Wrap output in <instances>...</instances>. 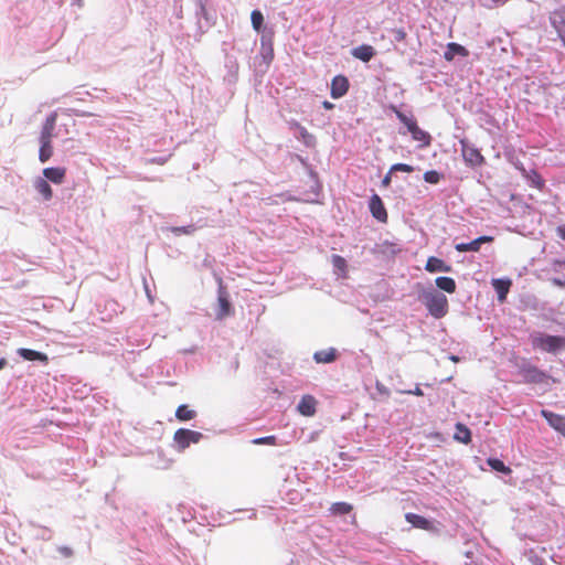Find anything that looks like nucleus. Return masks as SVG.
Instances as JSON below:
<instances>
[{
  "label": "nucleus",
  "instance_id": "nucleus-21",
  "mask_svg": "<svg viewBox=\"0 0 565 565\" xmlns=\"http://www.w3.org/2000/svg\"><path fill=\"white\" fill-rule=\"evenodd\" d=\"M335 349L321 350L315 353L313 359L317 363H331L335 360Z\"/></svg>",
  "mask_w": 565,
  "mask_h": 565
},
{
  "label": "nucleus",
  "instance_id": "nucleus-13",
  "mask_svg": "<svg viewBox=\"0 0 565 565\" xmlns=\"http://www.w3.org/2000/svg\"><path fill=\"white\" fill-rule=\"evenodd\" d=\"M468 54H469V52L465 46H462L458 43H455V42H450L446 46L444 57L447 61H452L456 55L466 57V56H468Z\"/></svg>",
  "mask_w": 565,
  "mask_h": 565
},
{
  "label": "nucleus",
  "instance_id": "nucleus-40",
  "mask_svg": "<svg viewBox=\"0 0 565 565\" xmlns=\"http://www.w3.org/2000/svg\"><path fill=\"white\" fill-rule=\"evenodd\" d=\"M376 388H377V391H379L381 394H388L387 388H386L384 385L380 384V383H377V384H376Z\"/></svg>",
  "mask_w": 565,
  "mask_h": 565
},
{
  "label": "nucleus",
  "instance_id": "nucleus-9",
  "mask_svg": "<svg viewBox=\"0 0 565 565\" xmlns=\"http://www.w3.org/2000/svg\"><path fill=\"white\" fill-rule=\"evenodd\" d=\"M541 415L547 420V423L562 435L565 436V416L552 413L543 409Z\"/></svg>",
  "mask_w": 565,
  "mask_h": 565
},
{
  "label": "nucleus",
  "instance_id": "nucleus-44",
  "mask_svg": "<svg viewBox=\"0 0 565 565\" xmlns=\"http://www.w3.org/2000/svg\"><path fill=\"white\" fill-rule=\"evenodd\" d=\"M323 106H324V108H327V109H331V108L333 107V105H332L331 103H329V102H324V103H323Z\"/></svg>",
  "mask_w": 565,
  "mask_h": 565
},
{
  "label": "nucleus",
  "instance_id": "nucleus-25",
  "mask_svg": "<svg viewBox=\"0 0 565 565\" xmlns=\"http://www.w3.org/2000/svg\"><path fill=\"white\" fill-rule=\"evenodd\" d=\"M436 286L439 289L447 291L449 294H452L456 290V282L450 277L441 276V277L436 278Z\"/></svg>",
  "mask_w": 565,
  "mask_h": 565
},
{
  "label": "nucleus",
  "instance_id": "nucleus-35",
  "mask_svg": "<svg viewBox=\"0 0 565 565\" xmlns=\"http://www.w3.org/2000/svg\"><path fill=\"white\" fill-rule=\"evenodd\" d=\"M274 443H275L274 436L262 437V438H257L254 440V444H256V445H263V444L273 445Z\"/></svg>",
  "mask_w": 565,
  "mask_h": 565
},
{
  "label": "nucleus",
  "instance_id": "nucleus-46",
  "mask_svg": "<svg viewBox=\"0 0 565 565\" xmlns=\"http://www.w3.org/2000/svg\"><path fill=\"white\" fill-rule=\"evenodd\" d=\"M450 360H451V361H454V362H457V361H458V358H457V356H455V355H451V356H450Z\"/></svg>",
  "mask_w": 565,
  "mask_h": 565
},
{
  "label": "nucleus",
  "instance_id": "nucleus-23",
  "mask_svg": "<svg viewBox=\"0 0 565 565\" xmlns=\"http://www.w3.org/2000/svg\"><path fill=\"white\" fill-rule=\"evenodd\" d=\"M296 127V137L300 139L306 146H313L315 137L309 134V131L300 126L299 124H295Z\"/></svg>",
  "mask_w": 565,
  "mask_h": 565
},
{
  "label": "nucleus",
  "instance_id": "nucleus-17",
  "mask_svg": "<svg viewBox=\"0 0 565 565\" xmlns=\"http://www.w3.org/2000/svg\"><path fill=\"white\" fill-rule=\"evenodd\" d=\"M492 286L498 294V300L503 302L509 292L511 280L510 279H493Z\"/></svg>",
  "mask_w": 565,
  "mask_h": 565
},
{
  "label": "nucleus",
  "instance_id": "nucleus-20",
  "mask_svg": "<svg viewBox=\"0 0 565 565\" xmlns=\"http://www.w3.org/2000/svg\"><path fill=\"white\" fill-rule=\"evenodd\" d=\"M524 379L526 382L544 383L548 376L536 367H529L524 371Z\"/></svg>",
  "mask_w": 565,
  "mask_h": 565
},
{
  "label": "nucleus",
  "instance_id": "nucleus-26",
  "mask_svg": "<svg viewBox=\"0 0 565 565\" xmlns=\"http://www.w3.org/2000/svg\"><path fill=\"white\" fill-rule=\"evenodd\" d=\"M455 438L458 441H461L463 444H468L470 441V430L463 426L462 424L456 425V434Z\"/></svg>",
  "mask_w": 565,
  "mask_h": 565
},
{
  "label": "nucleus",
  "instance_id": "nucleus-37",
  "mask_svg": "<svg viewBox=\"0 0 565 565\" xmlns=\"http://www.w3.org/2000/svg\"><path fill=\"white\" fill-rule=\"evenodd\" d=\"M403 393H404V394H413V395H416V396H423V395H424V393H423V391L420 390V387H419V386H416V387H415L414 390H412V391H404Z\"/></svg>",
  "mask_w": 565,
  "mask_h": 565
},
{
  "label": "nucleus",
  "instance_id": "nucleus-42",
  "mask_svg": "<svg viewBox=\"0 0 565 565\" xmlns=\"http://www.w3.org/2000/svg\"><path fill=\"white\" fill-rule=\"evenodd\" d=\"M61 552H62L65 556H71V555H72V551H71V548H68V547H63V548H61Z\"/></svg>",
  "mask_w": 565,
  "mask_h": 565
},
{
  "label": "nucleus",
  "instance_id": "nucleus-7",
  "mask_svg": "<svg viewBox=\"0 0 565 565\" xmlns=\"http://www.w3.org/2000/svg\"><path fill=\"white\" fill-rule=\"evenodd\" d=\"M56 118H57V115L55 111L51 113L46 117L45 122L42 128V131H41V135H40V142L52 143V139L54 137L53 132L55 129Z\"/></svg>",
  "mask_w": 565,
  "mask_h": 565
},
{
  "label": "nucleus",
  "instance_id": "nucleus-39",
  "mask_svg": "<svg viewBox=\"0 0 565 565\" xmlns=\"http://www.w3.org/2000/svg\"><path fill=\"white\" fill-rule=\"evenodd\" d=\"M557 234L562 239H565V224L557 227Z\"/></svg>",
  "mask_w": 565,
  "mask_h": 565
},
{
  "label": "nucleus",
  "instance_id": "nucleus-38",
  "mask_svg": "<svg viewBox=\"0 0 565 565\" xmlns=\"http://www.w3.org/2000/svg\"><path fill=\"white\" fill-rule=\"evenodd\" d=\"M391 175H392V173H390V172H388V173L383 178V180H382V185H383V186H388V185H390V183H391V179H392V177H391Z\"/></svg>",
  "mask_w": 565,
  "mask_h": 565
},
{
  "label": "nucleus",
  "instance_id": "nucleus-18",
  "mask_svg": "<svg viewBox=\"0 0 565 565\" xmlns=\"http://www.w3.org/2000/svg\"><path fill=\"white\" fill-rule=\"evenodd\" d=\"M425 269L429 273H438V271L448 273V271H450V267L448 265H446L444 260H441L437 257H434V256H431L427 259Z\"/></svg>",
  "mask_w": 565,
  "mask_h": 565
},
{
  "label": "nucleus",
  "instance_id": "nucleus-41",
  "mask_svg": "<svg viewBox=\"0 0 565 565\" xmlns=\"http://www.w3.org/2000/svg\"><path fill=\"white\" fill-rule=\"evenodd\" d=\"M405 38V32L403 30H397L396 31V39L397 40H403Z\"/></svg>",
  "mask_w": 565,
  "mask_h": 565
},
{
  "label": "nucleus",
  "instance_id": "nucleus-12",
  "mask_svg": "<svg viewBox=\"0 0 565 565\" xmlns=\"http://www.w3.org/2000/svg\"><path fill=\"white\" fill-rule=\"evenodd\" d=\"M66 170L61 167L45 168L43 170V177L53 182L54 184H62L65 180Z\"/></svg>",
  "mask_w": 565,
  "mask_h": 565
},
{
  "label": "nucleus",
  "instance_id": "nucleus-8",
  "mask_svg": "<svg viewBox=\"0 0 565 565\" xmlns=\"http://www.w3.org/2000/svg\"><path fill=\"white\" fill-rule=\"evenodd\" d=\"M370 211L376 220L381 222L386 221L387 213L381 198L377 194H373L370 199Z\"/></svg>",
  "mask_w": 565,
  "mask_h": 565
},
{
  "label": "nucleus",
  "instance_id": "nucleus-32",
  "mask_svg": "<svg viewBox=\"0 0 565 565\" xmlns=\"http://www.w3.org/2000/svg\"><path fill=\"white\" fill-rule=\"evenodd\" d=\"M331 511L335 514H347L351 511V505L345 502L334 503Z\"/></svg>",
  "mask_w": 565,
  "mask_h": 565
},
{
  "label": "nucleus",
  "instance_id": "nucleus-5",
  "mask_svg": "<svg viewBox=\"0 0 565 565\" xmlns=\"http://www.w3.org/2000/svg\"><path fill=\"white\" fill-rule=\"evenodd\" d=\"M460 143L462 157L468 164L476 167L482 163L483 157L481 156L477 148H475L473 146L469 145L463 140H461Z\"/></svg>",
  "mask_w": 565,
  "mask_h": 565
},
{
  "label": "nucleus",
  "instance_id": "nucleus-30",
  "mask_svg": "<svg viewBox=\"0 0 565 565\" xmlns=\"http://www.w3.org/2000/svg\"><path fill=\"white\" fill-rule=\"evenodd\" d=\"M250 20H252L253 28L256 31H259L263 25V22H264V17H263L262 12L258 10H254L250 14Z\"/></svg>",
  "mask_w": 565,
  "mask_h": 565
},
{
  "label": "nucleus",
  "instance_id": "nucleus-3",
  "mask_svg": "<svg viewBox=\"0 0 565 565\" xmlns=\"http://www.w3.org/2000/svg\"><path fill=\"white\" fill-rule=\"evenodd\" d=\"M395 115L398 120L405 125L408 132L412 135V138L422 143V147H428L431 142L430 135L418 127L416 120L412 116H407L406 114L395 109Z\"/></svg>",
  "mask_w": 565,
  "mask_h": 565
},
{
  "label": "nucleus",
  "instance_id": "nucleus-11",
  "mask_svg": "<svg viewBox=\"0 0 565 565\" xmlns=\"http://www.w3.org/2000/svg\"><path fill=\"white\" fill-rule=\"evenodd\" d=\"M349 89V82L344 76H335L331 83V96L340 98L347 94Z\"/></svg>",
  "mask_w": 565,
  "mask_h": 565
},
{
  "label": "nucleus",
  "instance_id": "nucleus-22",
  "mask_svg": "<svg viewBox=\"0 0 565 565\" xmlns=\"http://www.w3.org/2000/svg\"><path fill=\"white\" fill-rule=\"evenodd\" d=\"M405 518H406V521L415 527H418V529H428L429 527L430 522L427 519H425L424 516H420L415 513H407L405 515Z\"/></svg>",
  "mask_w": 565,
  "mask_h": 565
},
{
  "label": "nucleus",
  "instance_id": "nucleus-2",
  "mask_svg": "<svg viewBox=\"0 0 565 565\" xmlns=\"http://www.w3.org/2000/svg\"><path fill=\"white\" fill-rule=\"evenodd\" d=\"M532 345L544 352L557 353L565 349V338L546 333H536L532 335Z\"/></svg>",
  "mask_w": 565,
  "mask_h": 565
},
{
  "label": "nucleus",
  "instance_id": "nucleus-1",
  "mask_svg": "<svg viewBox=\"0 0 565 565\" xmlns=\"http://www.w3.org/2000/svg\"><path fill=\"white\" fill-rule=\"evenodd\" d=\"M424 303L428 312L436 319L445 317L448 312V300L445 295L436 291L423 294Z\"/></svg>",
  "mask_w": 565,
  "mask_h": 565
},
{
  "label": "nucleus",
  "instance_id": "nucleus-10",
  "mask_svg": "<svg viewBox=\"0 0 565 565\" xmlns=\"http://www.w3.org/2000/svg\"><path fill=\"white\" fill-rule=\"evenodd\" d=\"M493 241L492 236H480L470 243H459L455 245L458 252H478L483 243H490Z\"/></svg>",
  "mask_w": 565,
  "mask_h": 565
},
{
  "label": "nucleus",
  "instance_id": "nucleus-36",
  "mask_svg": "<svg viewBox=\"0 0 565 565\" xmlns=\"http://www.w3.org/2000/svg\"><path fill=\"white\" fill-rule=\"evenodd\" d=\"M531 183L536 188H541L543 185V180L539 174L534 172L533 175L531 177Z\"/></svg>",
  "mask_w": 565,
  "mask_h": 565
},
{
  "label": "nucleus",
  "instance_id": "nucleus-31",
  "mask_svg": "<svg viewBox=\"0 0 565 565\" xmlns=\"http://www.w3.org/2000/svg\"><path fill=\"white\" fill-rule=\"evenodd\" d=\"M441 179V174L436 170H429L424 173V180L430 184H437Z\"/></svg>",
  "mask_w": 565,
  "mask_h": 565
},
{
  "label": "nucleus",
  "instance_id": "nucleus-6",
  "mask_svg": "<svg viewBox=\"0 0 565 565\" xmlns=\"http://www.w3.org/2000/svg\"><path fill=\"white\" fill-rule=\"evenodd\" d=\"M231 313H232V306L230 303L227 294L221 287L218 289L217 307H216L215 318L217 320H223L224 318L231 316Z\"/></svg>",
  "mask_w": 565,
  "mask_h": 565
},
{
  "label": "nucleus",
  "instance_id": "nucleus-16",
  "mask_svg": "<svg viewBox=\"0 0 565 565\" xmlns=\"http://www.w3.org/2000/svg\"><path fill=\"white\" fill-rule=\"evenodd\" d=\"M33 186L43 196L44 200H51L53 195L52 189L44 177H36L33 180Z\"/></svg>",
  "mask_w": 565,
  "mask_h": 565
},
{
  "label": "nucleus",
  "instance_id": "nucleus-27",
  "mask_svg": "<svg viewBox=\"0 0 565 565\" xmlns=\"http://www.w3.org/2000/svg\"><path fill=\"white\" fill-rule=\"evenodd\" d=\"M40 145H41V147H40V151H39V160L42 163H45L46 161L50 160V158L53 154L52 143L40 142Z\"/></svg>",
  "mask_w": 565,
  "mask_h": 565
},
{
  "label": "nucleus",
  "instance_id": "nucleus-24",
  "mask_svg": "<svg viewBox=\"0 0 565 565\" xmlns=\"http://www.w3.org/2000/svg\"><path fill=\"white\" fill-rule=\"evenodd\" d=\"M196 416L194 409H190L188 405H180L175 411V417L180 422L191 420Z\"/></svg>",
  "mask_w": 565,
  "mask_h": 565
},
{
  "label": "nucleus",
  "instance_id": "nucleus-43",
  "mask_svg": "<svg viewBox=\"0 0 565 565\" xmlns=\"http://www.w3.org/2000/svg\"><path fill=\"white\" fill-rule=\"evenodd\" d=\"M7 365V360L1 358L0 359V370H2Z\"/></svg>",
  "mask_w": 565,
  "mask_h": 565
},
{
  "label": "nucleus",
  "instance_id": "nucleus-15",
  "mask_svg": "<svg viewBox=\"0 0 565 565\" xmlns=\"http://www.w3.org/2000/svg\"><path fill=\"white\" fill-rule=\"evenodd\" d=\"M316 399L310 395H306L299 402L298 411L305 416H312L316 413Z\"/></svg>",
  "mask_w": 565,
  "mask_h": 565
},
{
  "label": "nucleus",
  "instance_id": "nucleus-19",
  "mask_svg": "<svg viewBox=\"0 0 565 565\" xmlns=\"http://www.w3.org/2000/svg\"><path fill=\"white\" fill-rule=\"evenodd\" d=\"M352 55L363 62H369L374 55L375 50L371 45H360L352 50Z\"/></svg>",
  "mask_w": 565,
  "mask_h": 565
},
{
  "label": "nucleus",
  "instance_id": "nucleus-28",
  "mask_svg": "<svg viewBox=\"0 0 565 565\" xmlns=\"http://www.w3.org/2000/svg\"><path fill=\"white\" fill-rule=\"evenodd\" d=\"M196 227L194 225H186V226H173L169 227L168 231L173 233L177 236L180 235H192L195 232Z\"/></svg>",
  "mask_w": 565,
  "mask_h": 565
},
{
  "label": "nucleus",
  "instance_id": "nucleus-14",
  "mask_svg": "<svg viewBox=\"0 0 565 565\" xmlns=\"http://www.w3.org/2000/svg\"><path fill=\"white\" fill-rule=\"evenodd\" d=\"M17 353L22 359L28 360V361H40L44 364H46L49 361V358L46 354L39 352V351L31 350V349L20 348L17 350Z\"/></svg>",
  "mask_w": 565,
  "mask_h": 565
},
{
  "label": "nucleus",
  "instance_id": "nucleus-34",
  "mask_svg": "<svg viewBox=\"0 0 565 565\" xmlns=\"http://www.w3.org/2000/svg\"><path fill=\"white\" fill-rule=\"evenodd\" d=\"M396 171H402V172H407V173H411L414 171V168L409 164H406V163H395L391 167L390 169V173H393V172H396Z\"/></svg>",
  "mask_w": 565,
  "mask_h": 565
},
{
  "label": "nucleus",
  "instance_id": "nucleus-47",
  "mask_svg": "<svg viewBox=\"0 0 565 565\" xmlns=\"http://www.w3.org/2000/svg\"><path fill=\"white\" fill-rule=\"evenodd\" d=\"M494 2H504L505 0H493Z\"/></svg>",
  "mask_w": 565,
  "mask_h": 565
},
{
  "label": "nucleus",
  "instance_id": "nucleus-45",
  "mask_svg": "<svg viewBox=\"0 0 565 565\" xmlns=\"http://www.w3.org/2000/svg\"><path fill=\"white\" fill-rule=\"evenodd\" d=\"M73 2L79 8L83 6V0H73Z\"/></svg>",
  "mask_w": 565,
  "mask_h": 565
},
{
  "label": "nucleus",
  "instance_id": "nucleus-4",
  "mask_svg": "<svg viewBox=\"0 0 565 565\" xmlns=\"http://www.w3.org/2000/svg\"><path fill=\"white\" fill-rule=\"evenodd\" d=\"M202 438L203 435L200 431L180 428L174 433L173 441L178 451H183L190 445L200 443Z\"/></svg>",
  "mask_w": 565,
  "mask_h": 565
},
{
  "label": "nucleus",
  "instance_id": "nucleus-33",
  "mask_svg": "<svg viewBox=\"0 0 565 565\" xmlns=\"http://www.w3.org/2000/svg\"><path fill=\"white\" fill-rule=\"evenodd\" d=\"M332 265L333 267L337 269V270H340L342 273L345 271V268H347V262L343 257L339 256V255H333L332 256Z\"/></svg>",
  "mask_w": 565,
  "mask_h": 565
},
{
  "label": "nucleus",
  "instance_id": "nucleus-29",
  "mask_svg": "<svg viewBox=\"0 0 565 565\" xmlns=\"http://www.w3.org/2000/svg\"><path fill=\"white\" fill-rule=\"evenodd\" d=\"M488 465L495 471H500L503 473H509L511 471V469L509 467H507L503 463V461H501L500 459H497V458H489Z\"/></svg>",
  "mask_w": 565,
  "mask_h": 565
}]
</instances>
